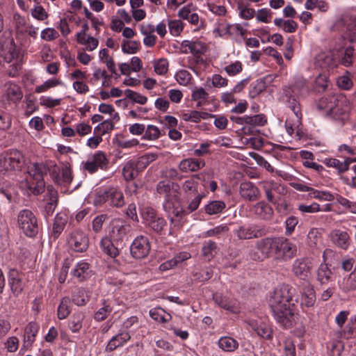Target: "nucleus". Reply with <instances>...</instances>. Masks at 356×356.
Returning <instances> with one entry per match:
<instances>
[{"label":"nucleus","mask_w":356,"mask_h":356,"mask_svg":"<svg viewBox=\"0 0 356 356\" xmlns=\"http://www.w3.org/2000/svg\"><path fill=\"white\" fill-rule=\"evenodd\" d=\"M39 326L34 323H30L25 329L24 343L26 346H31L35 340Z\"/></svg>","instance_id":"36"},{"label":"nucleus","mask_w":356,"mask_h":356,"mask_svg":"<svg viewBox=\"0 0 356 356\" xmlns=\"http://www.w3.org/2000/svg\"><path fill=\"white\" fill-rule=\"evenodd\" d=\"M218 246L216 243L211 241H206L202 248V254L204 259L208 261H211L217 252Z\"/></svg>","instance_id":"34"},{"label":"nucleus","mask_w":356,"mask_h":356,"mask_svg":"<svg viewBox=\"0 0 356 356\" xmlns=\"http://www.w3.org/2000/svg\"><path fill=\"white\" fill-rule=\"evenodd\" d=\"M45 200L47 204L45 206V210L49 214L52 213L57 205L58 202V193L55 188L51 186H48L47 188V193L45 195Z\"/></svg>","instance_id":"24"},{"label":"nucleus","mask_w":356,"mask_h":356,"mask_svg":"<svg viewBox=\"0 0 356 356\" xmlns=\"http://www.w3.org/2000/svg\"><path fill=\"white\" fill-rule=\"evenodd\" d=\"M6 86V95L10 101L17 102L21 100L23 95L19 86L13 83H8Z\"/></svg>","instance_id":"33"},{"label":"nucleus","mask_w":356,"mask_h":356,"mask_svg":"<svg viewBox=\"0 0 356 356\" xmlns=\"http://www.w3.org/2000/svg\"><path fill=\"white\" fill-rule=\"evenodd\" d=\"M18 222H36L37 218L35 213L30 209H22L17 215Z\"/></svg>","instance_id":"42"},{"label":"nucleus","mask_w":356,"mask_h":356,"mask_svg":"<svg viewBox=\"0 0 356 356\" xmlns=\"http://www.w3.org/2000/svg\"><path fill=\"white\" fill-rule=\"evenodd\" d=\"M131 339L130 334L128 332H122L113 336L108 342L106 350L111 352L119 347L123 346Z\"/></svg>","instance_id":"19"},{"label":"nucleus","mask_w":356,"mask_h":356,"mask_svg":"<svg viewBox=\"0 0 356 356\" xmlns=\"http://www.w3.org/2000/svg\"><path fill=\"white\" fill-rule=\"evenodd\" d=\"M225 208V204L223 201L214 200L205 206L204 211L207 214L214 215L220 213Z\"/></svg>","instance_id":"38"},{"label":"nucleus","mask_w":356,"mask_h":356,"mask_svg":"<svg viewBox=\"0 0 356 356\" xmlns=\"http://www.w3.org/2000/svg\"><path fill=\"white\" fill-rule=\"evenodd\" d=\"M9 284L12 291L18 295L23 289L24 284L22 282V275L17 270H13L10 272Z\"/></svg>","instance_id":"25"},{"label":"nucleus","mask_w":356,"mask_h":356,"mask_svg":"<svg viewBox=\"0 0 356 356\" xmlns=\"http://www.w3.org/2000/svg\"><path fill=\"white\" fill-rule=\"evenodd\" d=\"M73 275L80 281L86 280L91 275L89 264L84 261L79 262L73 270Z\"/></svg>","instance_id":"29"},{"label":"nucleus","mask_w":356,"mask_h":356,"mask_svg":"<svg viewBox=\"0 0 356 356\" xmlns=\"http://www.w3.org/2000/svg\"><path fill=\"white\" fill-rule=\"evenodd\" d=\"M108 237L115 243L122 242L127 237L129 232V227L122 224H110L107 228Z\"/></svg>","instance_id":"15"},{"label":"nucleus","mask_w":356,"mask_h":356,"mask_svg":"<svg viewBox=\"0 0 356 356\" xmlns=\"http://www.w3.org/2000/svg\"><path fill=\"white\" fill-rule=\"evenodd\" d=\"M140 168H136V163L129 161L126 163L123 168V175L125 179L131 180L138 174Z\"/></svg>","instance_id":"40"},{"label":"nucleus","mask_w":356,"mask_h":356,"mask_svg":"<svg viewBox=\"0 0 356 356\" xmlns=\"http://www.w3.org/2000/svg\"><path fill=\"white\" fill-rule=\"evenodd\" d=\"M297 252L295 244L284 238H277L275 259L286 261L293 258Z\"/></svg>","instance_id":"7"},{"label":"nucleus","mask_w":356,"mask_h":356,"mask_svg":"<svg viewBox=\"0 0 356 356\" xmlns=\"http://www.w3.org/2000/svg\"><path fill=\"white\" fill-rule=\"evenodd\" d=\"M108 164V159L102 152H98L90 156L84 164V168L93 173L99 168H104Z\"/></svg>","instance_id":"13"},{"label":"nucleus","mask_w":356,"mask_h":356,"mask_svg":"<svg viewBox=\"0 0 356 356\" xmlns=\"http://www.w3.org/2000/svg\"><path fill=\"white\" fill-rule=\"evenodd\" d=\"M277 238H266L256 243L257 252H250V257L254 260L273 257L275 259Z\"/></svg>","instance_id":"6"},{"label":"nucleus","mask_w":356,"mask_h":356,"mask_svg":"<svg viewBox=\"0 0 356 356\" xmlns=\"http://www.w3.org/2000/svg\"><path fill=\"white\" fill-rule=\"evenodd\" d=\"M309 92V88L306 83V80L300 77L298 79L295 84L291 87L286 90V95L289 97L287 102L288 106L293 111L296 117L299 122L302 118L300 104L294 97H292V95H300V96L306 95Z\"/></svg>","instance_id":"4"},{"label":"nucleus","mask_w":356,"mask_h":356,"mask_svg":"<svg viewBox=\"0 0 356 356\" xmlns=\"http://www.w3.org/2000/svg\"><path fill=\"white\" fill-rule=\"evenodd\" d=\"M68 243L70 247L76 252L85 251L88 245V240L81 232L74 233L69 238Z\"/></svg>","instance_id":"17"},{"label":"nucleus","mask_w":356,"mask_h":356,"mask_svg":"<svg viewBox=\"0 0 356 356\" xmlns=\"http://www.w3.org/2000/svg\"><path fill=\"white\" fill-rule=\"evenodd\" d=\"M316 302V293L313 286L307 284L302 289L300 305L304 309L305 307L310 308L314 307Z\"/></svg>","instance_id":"20"},{"label":"nucleus","mask_w":356,"mask_h":356,"mask_svg":"<svg viewBox=\"0 0 356 356\" xmlns=\"http://www.w3.org/2000/svg\"><path fill=\"white\" fill-rule=\"evenodd\" d=\"M140 43L134 40H124L122 42V49L127 54H134L139 49Z\"/></svg>","instance_id":"49"},{"label":"nucleus","mask_w":356,"mask_h":356,"mask_svg":"<svg viewBox=\"0 0 356 356\" xmlns=\"http://www.w3.org/2000/svg\"><path fill=\"white\" fill-rule=\"evenodd\" d=\"M190 45V53L195 56L203 54L207 50L206 46L199 41L193 42Z\"/></svg>","instance_id":"58"},{"label":"nucleus","mask_w":356,"mask_h":356,"mask_svg":"<svg viewBox=\"0 0 356 356\" xmlns=\"http://www.w3.org/2000/svg\"><path fill=\"white\" fill-rule=\"evenodd\" d=\"M48 168L43 163H33L28 166V175L20 183L22 189L29 195H39L44 190V175L48 172Z\"/></svg>","instance_id":"2"},{"label":"nucleus","mask_w":356,"mask_h":356,"mask_svg":"<svg viewBox=\"0 0 356 356\" xmlns=\"http://www.w3.org/2000/svg\"><path fill=\"white\" fill-rule=\"evenodd\" d=\"M248 324L259 337L266 339H272L273 330L266 319H250Z\"/></svg>","instance_id":"11"},{"label":"nucleus","mask_w":356,"mask_h":356,"mask_svg":"<svg viewBox=\"0 0 356 356\" xmlns=\"http://www.w3.org/2000/svg\"><path fill=\"white\" fill-rule=\"evenodd\" d=\"M254 213L261 219L268 220L273 213V209L264 202H258L254 207Z\"/></svg>","instance_id":"31"},{"label":"nucleus","mask_w":356,"mask_h":356,"mask_svg":"<svg viewBox=\"0 0 356 356\" xmlns=\"http://www.w3.org/2000/svg\"><path fill=\"white\" fill-rule=\"evenodd\" d=\"M149 316L156 321L161 323L169 322L172 318L171 315L165 312V311L161 307H155L150 309Z\"/></svg>","instance_id":"35"},{"label":"nucleus","mask_w":356,"mask_h":356,"mask_svg":"<svg viewBox=\"0 0 356 356\" xmlns=\"http://www.w3.org/2000/svg\"><path fill=\"white\" fill-rule=\"evenodd\" d=\"M3 60L10 63L11 68L9 70V75L16 76L22 67V58L19 54L15 49H10L4 56H2L0 52V65Z\"/></svg>","instance_id":"9"},{"label":"nucleus","mask_w":356,"mask_h":356,"mask_svg":"<svg viewBox=\"0 0 356 356\" xmlns=\"http://www.w3.org/2000/svg\"><path fill=\"white\" fill-rule=\"evenodd\" d=\"M293 292L289 286L277 287L269 298V305L277 323L285 328L298 323L299 316L292 302Z\"/></svg>","instance_id":"1"},{"label":"nucleus","mask_w":356,"mask_h":356,"mask_svg":"<svg viewBox=\"0 0 356 356\" xmlns=\"http://www.w3.org/2000/svg\"><path fill=\"white\" fill-rule=\"evenodd\" d=\"M100 248L105 254L111 258H115L120 254L115 242L108 236L102 238L100 241Z\"/></svg>","instance_id":"21"},{"label":"nucleus","mask_w":356,"mask_h":356,"mask_svg":"<svg viewBox=\"0 0 356 356\" xmlns=\"http://www.w3.org/2000/svg\"><path fill=\"white\" fill-rule=\"evenodd\" d=\"M157 159V155L154 153L147 154L140 156L136 162V168L143 170L152 162Z\"/></svg>","instance_id":"45"},{"label":"nucleus","mask_w":356,"mask_h":356,"mask_svg":"<svg viewBox=\"0 0 356 356\" xmlns=\"http://www.w3.org/2000/svg\"><path fill=\"white\" fill-rule=\"evenodd\" d=\"M157 191L161 195H164L166 198V203L164 204L165 209H170V203L169 201V193H170V184L165 181H160L157 185Z\"/></svg>","instance_id":"44"},{"label":"nucleus","mask_w":356,"mask_h":356,"mask_svg":"<svg viewBox=\"0 0 356 356\" xmlns=\"http://www.w3.org/2000/svg\"><path fill=\"white\" fill-rule=\"evenodd\" d=\"M175 78L179 84L186 86L191 81V74L186 70H180L176 74Z\"/></svg>","instance_id":"63"},{"label":"nucleus","mask_w":356,"mask_h":356,"mask_svg":"<svg viewBox=\"0 0 356 356\" xmlns=\"http://www.w3.org/2000/svg\"><path fill=\"white\" fill-rule=\"evenodd\" d=\"M154 71L159 75L165 74L168 70V62L166 59L161 58L154 62Z\"/></svg>","instance_id":"57"},{"label":"nucleus","mask_w":356,"mask_h":356,"mask_svg":"<svg viewBox=\"0 0 356 356\" xmlns=\"http://www.w3.org/2000/svg\"><path fill=\"white\" fill-rule=\"evenodd\" d=\"M245 122L253 127L263 126L266 122V119L264 115H255L253 116H245Z\"/></svg>","instance_id":"47"},{"label":"nucleus","mask_w":356,"mask_h":356,"mask_svg":"<svg viewBox=\"0 0 356 356\" xmlns=\"http://www.w3.org/2000/svg\"><path fill=\"white\" fill-rule=\"evenodd\" d=\"M112 308L110 305L104 302V306L101 307L95 314V319L98 321L104 320L111 312Z\"/></svg>","instance_id":"56"},{"label":"nucleus","mask_w":356,"mask_h":356,"mask_svg":"<svg viewBox=\"0 0 356 356\" xmlns=\"http://www.w3.org/2000/svg\"><path fill=\"white\" fill-rule=\"evenodd\" d=\"M211 84L213 87L220 88L227 86L228 79L219 74H215L211 77Z\"/></svg>","instance_id":"59"},{"label":"nucleus","mask_w":356,"mask_h":356,"mask_svg":"<svg viewBox=\"0 0 356 356\" xmlns=\"http://www.w3.org/2000/svg\"><path fill=\"white\" fill-rule=\"evenodd\" d=\"M20 229L29 237L35 236L38 231L37 224H21Z\"/></svg>","instance_id":"61"},{"label":"nucleus","mask_w":356,"mask_h":356,"mask_svg":"<svg viewBox=\"0 0 356 356\" xmlns=\"http://www.w3.org/2000/svg\"><path fill=\"white\" fill-rule=\"evenodd\" d=\"M70 313V299L65 297L62 299L57 310V315L59 319L66 318Z\"/></svg>","instance_id":"39"},{"label":"nucleus","mask_w":356,"mask_h":356,"mask_svg":"<svg viewBox=\"0 0 356 356\" xmlns=\"http://www.w3.org/2000/svg\"><path fill=\"white\" fill-rule=\"evenodd\" d=\"M73 302L78 306L83 305L88 301V296L85 290L80 289L73 295Z\"/></svg>","instance_id":"60"},{"label":"nucleus","mask_w":356,"mask_h":356,"mask_svg":"<svg viewBox=\"0 0 356 356\" xmlns=\"http://www.w3.org/2000/svg\"><path fill=\"white\" fill-rule=\"evenodd\" d=\"M204 162L195 159H186L181 161L179 165V168L182 172H195L204 166Z\"/></svg>","instance_id":"23"},{"label":"nucleus","mask_w":356,"mask_h":356,"mask_svg":"<svg viewBox=\"0 0 356 356\" xmlns=\"http://www.w3.org/2000/svg\"><path fill=\"white\" fill-rule=\"evenodd\" d=\"M151 246L148 239L143 236L136 237L130 248L131 254L136 259H143L147 257Z\"/></svg>","instance_id":"8"},{"label":"nucleus","mask_w":356,"mask_h":356,"mask_svg":"<svg viewBox=\"0 0 356 356\" xmlns=\"http://www.w3.org/2000/svg\"><path fill=\"white\" fill-rule=\"evenodd\" d=\"M213 299L219 307L232 313L239 312L238 302L236 300L221 294H215Z\"/></svg>","instance_id":"16"},{"label":"nucleus","mask_w":356,"mask_h":356,"mask_svg":"<svg viewBox=\"0 0 356 356\" xmlns=\"http://www.w3.org/2000/svg\"><path fill=\"white\" fill-rule=\"evenodd\" d=\"M218 347L225 352H234L239 343L237 340L229 336L221 337L218 339Z\"/></svg>","instance_id":"26"},{"label":"nucleus","mask_w":356,"mask_h":356,"mask_svg":"<svg viewBox=\"0 0 356 356\" xmlns=\"http://www.w3.org/2000/svg\"><path fill=\"white\" fill-rule=\"evenodd\" d=\"M261 184L264 190L266 199L273 204H275L279 199L276 194H281L284 192V187L274 181H264Z\"/></svg>","instance_id":"12"},{"label":"nucleus","mask_w":356,"mask_h":356,"mask_svg":"<svg viewBox=\"0 0 356 356\" xmlns=\"http://www.w3.org/2000/svg\"><path fill=\"white\" fill-rule=\"evenodd\" d=\"M143 220L149 222H156V217L154 209L150 207L144 208L141 212Z\"/></svg>","instance_id":"62"},{"label":"nucleus","mask_w":356,"mask_h":356,"mask_svg":"<svg viewBox=\"0 0 356 356\" xmlns=\"http://www.w3.org/2000/svg\"><path fill=\"white\" fill-rule=\"evenodd\" d=\"M316 279L321 284H327L333 280V273L326 264H321L317 270Z\"/></svg>","instance_id":"27"},{"label":"nucleus","mask_w":356,"mask_h":356,"mask_svg":"<svg viewBox=\"0 0 356 356\" xmlns=\"http://www.w3.org/2000/svg\"><path fill=\"white\" fill-rule=\"evenodd\" d=\"M84 316L81 313H76L72 315L69 321V328L72 332H78L82 327V321Z\"/></svg>","instance_id":"41"},{"label":"nucleus","mask_w":356,"mask_h":356,"mask_svg":"<svg viewBox=\"0 0 356 356\" xmlns=\"http://www.w3.org/2000/svg\"><path fill=\"white\" fill-rule=\"evenodd\" d=\"M31 16L38 20L44 21L48 18V13L42 6H36L31 10Z\"/></svg>","instance_id":"50"},{"label":"nucleus","mask_w":356,"mask_h":356,"mask_svg":"<svg viewBox=\"0 0 356 356\" xmlns=\"http://www.w3.org/2000/svg\"><path fill=\"white\" fill-rule=\"evenodd\" d=\"M312 269V264L307 259H297L293 263L292 272L300 280H308L311 276Z\"/></svg>","instance_id":"10"},{"label":"nucleus","mask_w":356,"mask_h":356,"mask_svg":"<svg viewBox=\"0 0 356 356\" xmlns=\"http://www.w3.org/2000/svg\"><path fill=\"white\" fill-rule=\"evenodd\" d=\"M114 129V124L111 120H106L99 124L95 128V131H99L101 135H104Z\"/></svg>","instance_id":"54"},{"label":"nucleus","mask_w":356,"mask_h":356,"mask_svg":"<svg viewBox=\"0 0 356 356\" xmlns=\"http://www.w3.org/2000/svg\"><path fill=\"white\" fill-rule=\"evenodd\" d=\"M59 36L58 32L53 28H46L41 31L40 37L44 41H53Z\"/></svg>","instance_id":"52"},{"label":"nucleus","mask_w":356,"mask_h":356,"mask_svg":"<svg viewBox=\"0 0 356 356\" xmlns=\"http://www.w3.org/2000/svg\"><path fill=\"white\" fill-rule=\"evenodd\" d=\"M337 286L339 290L345 293L356 290V266L350 273L338 280Z\"/></svg>","instance_id":"14"},{"label":"nucleus","mask_w":356,"mask_h":356,"mask_svg":"<svg viewBox=\"0 0 356 356\" xmlns=\"http://www.w3.org/2000/svg\"><path fill=\"white\" fill-rule=\"evenodd\" d=\"M237 235L240 238L249 239L258 237L261 232L254 224H242L237 229Z\"/></svg>","instance_id":"22"},{"label":"nucleus","mask_w":356,"mask_h":356,"mask_svg":"<svg viewBox=\"0 0 356 356\" xmlns=\"http://www.w3.org/2000/svg\"><path fill=\"white\" fill-rule=\"evenodd\" d=\"M224 70L229 76H234L242 72L243 65L241 62L236 60L225 66Z\"/></svg>","instance_id":"46"},{"label":"nucleus","mask_w":356,"mask_h":356,"mask_svg":"<svg viewBox=\"0 0 356 356\" xmlns=\"http://www.w3.org/2000/svg\"><path fill=\"white\" fill-rule=\"evenodd\" d=\"M309 190H307V191L309 192V197H310L324 200L326 201H331L333 199V195L330 193L316 191L311 187H309Z\"/></svg>","instance_id":"48"},{"label":"nucleus","mask_w":356,"mask_h":356,"mask_svg":"<svg viewBox=\"0 0 356 356\" xmlns=\"http://www.w3.org/2000/svg\"><path fill=\"white\" fill-rule=\"evenodd\" d=\"M324 163L327 167L337 169L339 173H342L348 170L350 159H346L343 161H341L334 158H330L325 159Z\"/></svg>","instance_id":"28"},{"label":"nucleus","mask_w":356,"mask_h":356,"mask_svg":"<svg viewBox=\"0 0 356 356\" xmlns=\"http://www.w3.org/2000/svg\"><path fill=\"white\" fill-rule=\"evenodd\" d=\"M24 164L22 154L16 149L0 154V170L2 172L19 170Z\"/></svg>","instance_id":"5"},{"label":"nucleus","mask_w":356,"mask_h":356,"mask_svg":"<svg viewBox=\"0 0 356 356\" xmlns=\"http://www.w3.org/2000/svg\"><path fill=\"white\" fill-rule=\"evenodd\" d=\"M334 243L342 249H347L350 243V238L345 232L336 230L332 235Z\"/></svg>","instance_id":"32"},{"label":"nucleus","mask_w":356,"mask_h":356,"mask_svg":"<svg viewBox=\"0 0 356 356\" xmlns=\"http://www.w3.org/2000/svg\"><path fill=\"white\" fill-rule=\"evenodd\" d=\"M126 97L139 104H145L147 98L136 92L127 89L124 91Z\"/></svg>","instance_id":"51"},{"label":"nucleus","mask_w":356,"mask_h":356,"mask_svg":"<svg viewBox=\"0 0 356 356\" xmlns=\"http://www.w3.org/2000/svg\"><path fill=\"white\" fill-rule=\"evenodd\" d=\"M63 84V83L62 81H60L58 79L54 78V79H49V80L46 81L43 84H42L39 86H37L35 88V91L37 93L43 92L48 90L49 89H50L51 88H54L58 86H62Z\"/></svg>","instance_id":"43"},{"label":"nucleus","mask_w":356,"mask_h":356,"mask_svg":"<svg viewBox=\"0 0 356 356\" xmlns=\"http://www.w3.org/2000/svg\"><path fill=\"white\" fill-rule=\"evenodd\" d=\"M160 135L161 132L158 127L154 125H148L143 138L147 140H154L158 139Z\"/></svg>","instance_id":"53"},{"label":"nucleus","mask_w":356,"mask_h":356,"mask_svg":"<svg viewBox=\"0 0 356 356\" xmlns=\"http://www.w3.org/2000/svg\"><path fill=\"white\" fill-rule=\"evenodd\" d=\"M347 35L351 42H356V19L348 24Z\"/></svg>","instance_id":"64"},{"label":"nucleus","mask_w":356,"mask_h":356,"mask_svg":"<svg viewBox=\"0 0 356 356\" xmlns=\"http://www.w3.org/2000/svg\"><path fill=\"white\" fill-rule=\"evenodd\" d=\"M280 351H282L284 356H296V347L290 338H283L278 341Z\"/></svg>","instance_id":"30"},{"label":"nucleus","mask_w":356,"mask_h":356,"mask_svg":"<svg viewBox=\"0 0 356 356\" xmlns=\"http://www.w3.org/2000/svg\"><path fill=\"white\" fill-rule=\"evenodd\" d=\"M239 192L242 197L250 201L257 200L260 195L259 188L251 182H242Z\"/></svg>","instance_id":"18"},{"label":"nucleus","mask_w":356,"mask_h":356,"mask_svg":"<svg viewBox=\"0 0 356 356\" xmlns=\"http://www.w3.org/2000/svg\"><path fill=\"white\" fill-rule=\"evenodd\" d=\"M320 110H325L335 119L344 120L350 106L347 98L339 94L322 97L318 104Z\"/></svg>","instance_id":"3"},{"label":"nucleus","mask_w":356,"mask_h":356,"mask_svg":"<svg viewBox=\"0 0 356 356\" xmlns=\"http://www.w3.org/2000/svg\"><path fill=\"white\" fill-rule=\"evenodd\" d=\"M170 32L172 35L178 36L184 29V24L180 20H171L168 22Z\"/></svg>","instance_id":"55"},{"label":"nucleus","mask_w":356,"mask_h":356,"mask_svg":"<svg viewBox=\"0 0 356 356\" xmlns=\"http://www.w3.org/2000/svg\"><path fill=\"white\" fill-rule=\"evenodd\" d=\"M108 201L115 207H122L124 204L123 194L115 188L108 190Z\"/></svg>","instance_id":"37"}]
</instances>
